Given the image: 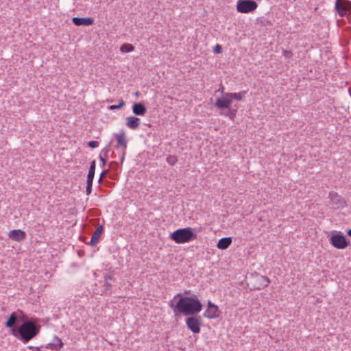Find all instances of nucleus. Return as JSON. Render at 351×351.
I'll return each mask as SVG.
<instances>
[{
    "instance_id": "27",
    "label": "nucleus",
    "mask_w": 351,
    "mask_h": 351,
    "mask_svg": "<svg viewBox=\"0 0 351 351\" xmlns=\"http://www.w3.org/2000/svg\"><path fill=\"white\" fill-rule=\"evenodd\" d=\"M125 106V101L123 100H120L119 104L118 105H112L109 106V109L110 110H117L120 109Z\"/></svg>"
},
{
    "instance_id": "9",
    "label": "nucleus",
    "mask_w": 351,
    "mask_h": 351,
    "mask_svg": "<svg viewBox=\"0 0 351 351\" xmlns=\"http://www.w3.org/2000/svg\"><path fill=\"white\" fill-rule=\"evenodd\" d=\"M220 311L217 305L210 301L208 302V308L204 313V316L209 319L217 318L219 316Z\"/></svg>"
},
{
    "instance_id": "20",
    "label": "nucleus",
    "mask_w": 351,
    "mask_h": 351,
    "mask_svg": "<svg viewBox=\"0 0 351 351\" xmlns=\"http://www.w3.org/2000/svg\"><path fill=\"white\" fill-rule=\"evenodd\" d=\"M95 168H96V162H95V160H93L90 162L88 173L87 175L86 182H93L95 172Z\"/></svg>"
},
{
    "instance_id": "4",
    "label": "nucleus",
    "mask_w": 351,
    "mask_h": 351,
    "mask_svg": "<svg viewBox=\"0 0 351 351\" xmlns=\"http://www.w3.org/2000/svg\"><path fill=\"white\" fill-rule=\"evenodd\" d=\"M335 10L341 16H346L349 19L351 14V1L349 0H336Z\"/></svg>"
},
{
    "instance_id": "28",
    "label": "nucleus",
    "mask_w": 351,
    "mask_h": 351,
    "mask_svg": "<svg viewBox=\"0 0 351 351\" xmlns=\"http://www.w3.org/2000/svg\"><path fill=\"white\" fill-rule=\"evenodd\" d=\"M177 157L175 156L170 155L167 158V162L171 165H173L177 162Z\"/></svg>"
},
{
    "instance_id": "6",
    "label": "nucleus",
    "mask_w": 351,
    "mask_h": 351,
    "mask_svg": "<svg viewBox=\"0 0 351 351\" xmlns=\"http://www.w3.org/2000/svg\"><path fill=\"white\" fill-rule=\"evenodd\" d=\"M330 243L337 249L343 250L348 245L346 237L341 233H337L329 239Z\"/></svg>"
},
{
    "instance_id": "11",
    "label": "nucleus",
    "mask_w": 351,
    "mask_h": 351,
    "mask_svg": "<svg viewBox=\"0 0 351 351\" xmlns=\"http://www.w3.org/2000/svg\"><path fill=\"white\" fill-rule=\"evenodd\" d=\"M113 281L112 276L108 274L104 276V283L103 285V293L105 295H110L112 293V282Z\"/></svg>"
},
{
    "instance_id": "42",
    "label": "nucleus",
    "mask_w": 351,
    "mask_h": 351,
    "mask_svg": "<svg viewBox=\"0 0 351 351\" xmlns=\"http://www.w3.org/2000/svg\"><path fill=\"white\" fill-rule=\"evenodd\" d=\"M36 349L37 350V351H41V350H40V348H38V347L36 348Z\"/></svg>"
},
{
    "instance_id": "29",
    "label": "nucleus",
    "mask_w": 351,
    "mask_h": 351,
    "mask_svg": "<svg viewBox=\"0 0 351 351\" xmlns=\"http://www.w3.org/2000/svg\"><path fill=\"white\" fill-rule=\"evenodd\" d=\"M92 186L93 182H86V195H90L92 192Z\"/></svg>"
},
{
    "instance_id": "18",
    "label": "nucleus",
    "mask_w": 351,
    "mask_h": 351,
    "mask_svg": "<svg viewBox=\"0 0 351 351\" xmlns=\"http://www.w3.org/2000/svg\"><path fill=\"white\" fill-rule=\"evenodd\" d=\"M231 237H223L219 240L217 247L220 250H226L232 243Z\"/></svg>"
},
{
    "instance_id": "21",
    "label": "nucleus",
    "mask_w": 351,
    "mask_h": 351,
    "mask_svg": "<svg viewBox=\"0 0 351 351\" xmlns=\"http://www.w3.org/2000/svg\"><path fill=\"white\" fill-rule=\"evenodd\" d=\"M246 93V90H243L239 93H227V96L230 97L232 100L237 99V101H241Z\"/></svg>"
},
{
    "instance_id": "23",
    "label": "nucleus",
    "mask_w": 351,
    "mask_h": 351,
    "mask_svg": "<svg viewBox=\"0 0 351 351\" xmlns=\"http://www.w3.org/2000/svg\"><path fill=\"white\" fill-rule=\"evenodd\" d=\"M134 47L132 44L124 43L120 47V51L121 52H131L134 51Z\"/></svg>"
},
{
    "instance_id": "17",
    "label": "nucleus",
    "mask_w": 351,
    "mask_h": 351,
    "mask_svg": "<svg viewBox=\"0 0 351 351\" xmlns=\"http://www.w3.org/2000/svg\"><path fill=\"white\" fill-rule=\"evenodd\" d=\"M140 125V119L136 117H128L126 118V125L132 130H136Z\"/></svg>"
},
{
    "instance_id": "41",
    "label": "nucleus",
    "mask_w": 351,
    "mask_h": 351,
    "mask_svg": "<svg viewBox=\"0 0 351 351\" xmlns=\"http://www.w3.org/2000/svg\"><path fill=\"white\" fill-rule=\"evenodd\" d=\"M337 22H338V23L345 22V21L343 19H341V20H337Z\"/></svg>"
},
{
    "instance_id": "31",
    "label": "nucleus",
    "mask_w": 351,
    "mask_h": 351,
    "mask_svg": "<svg viewBox=\"0 0 351 351\" xmlns=\"http://www.w3.org/2000/svg\"><path fill=\"white\" fill-rule=\"evenodd\" d=\"M108 173H109V169H105V170H104V171L101 172V175H100V178H99V182H100V183H101V180H102L103 178H106V177L107 176V175H108Z\"/></svg>"
},
{
    "instance_id": "39",
    "label": "nucleus",
    "mask_w": 351,
    "mask_h": 351,
    "mask_svg": "<svg viewBox=\"0 0 351 351\" xmlns=\"http://www.w3.org/2000/svg\"><path fill=\"white\" fill-rule=\"evenodd\" d=\"M125 152L123 153V156H122V158H121V162H123V159H124V156H125Z\"/></svg>"
},
{
    "instance_id": "26",
    "label": "nucleus",
    "mask_w": 351,
    "mask_h": 351,
    "mask_svg": "<svg viewBox=\"0 0 351 351\" xmlns=\"http://www.w3.org/2000/svg\"><path fill=\"white\" fill-rule=\"evenodd\" d=\"M261 285L264 287H267L269 283L270 282V280L269 279V278L265 276H261Z\"/></svg>"
},
{
    "instance_id": "36",
    "label": "nucleus",
    "mask_w": 351,
    "mask_h": 351,
    "mask_svg": "<svg viewBox=\"0 0 351 351\" xmlns=\"http://www.w3.org/2000/svg\"><path fill=\"white\" fill-rule=\"evenodd\" d=\"M181 297H183V296L182 295V294H181V293H178L177 295H176L174 296L173 300H176V298H179V299H180V298H181Z\"/></svg>"
},
{
    "instance_id": "24",
    "label": "nucleus",
    "mask_w": 351,
    "mask_h": 351,
    "mask_svg": "<svg viewBox=\"0 0 351 351\" xmlns=\"http://www.w3.org/2000/svg\"><path fill=\"white\" fill-rule=\"evenodd\" d=\"M237 110V109H231L230 108L228 109V111L224 113H221L222 114L228 117L230 119L234 120Z\"/></svg>"
},
{
    "instance_id": "7",
    "label": "nucleus",
    "mask_w": 351,
    "mask_h": 351,
    "mask_svg": "<svg viewBox=\"0 0 351 351\" xmlns=\"http://www.w3.org/2000/svg\"><path fill=\"white\" fill-rule=\"evenodd\" d=\"M328 198L330 199V204L334 209H339L346 206V200L336 192L330 191L328 194Z\"/></svg>"
},
{
    "instance_id": "30",
    "label": "nucleus",
    "mask_w": 351,
    "mask_h": 351,
    "mask_svg": "<svg viewBox=\"0 0 351 351\" xmlns=\"http://www.w3.org/2000/svg\"><path fill=\"white\" fill-rule=\"evenodd\" d=\"M88 147H90V148H96L98 147L99 145V143L97 141H89L88 143Z\"/></svg>"
},
{
    "instance_id": "8",
    "label": "nucleus",
    "mask_w": 351,
    "mask_h": 351,
    "mask_svg": "<svg viewBox=\"0 0 351 351\" xmlns=\"http://www.w3.org/2000/svg\"><path fill=\"white\" fill-rule=\"evenodd\" d=\"M186 324L193 333H199L202 325L200 316H190L186 319Z\"/></svg>"
},
{
    "instance_id": "5",
    "label": "nucleus",
    "mask_w": 351,
    "mask_h": 351,
    "mask_svg": "<svg viewBox=\"0 0 351 351\" xmlns=\"http://www.w3.org/2000/svg\"><path fill=\"white\" fill-rule=\"evenodd\" d=\"M257 7V3L254 0H239L237 5V11L241 13L253 12Z\"/></svg>"
},
{
    "instance_id": "37",
    "label": "nucleus",
    "mask_w": 351,
    "mask_h": 351,
    "mask_svg": "<svg viewBox=\"0 0 351 351\" xmlns=\"http://www.w3.org/2000/svg\"><path fill=\"white\" fill-rule=\"evenodd\" d=\"M76 25H91L92 23H75Z\"/></svg>"
},
{
    "instance_id": "3",
    "label": "nucleus",
    "mask_w": 351,
    "mask_h": 351,
    "mask_svg": "<svg viewBox=\"0 0 351 351\" xmlns=\"http://www.w3.org/2000/svg\"><path fill=\"white\" fill-rule=\"evenodd\" d=\"M197 237V236L195 232V229L191 227L178 229L169 235V239L178 244L193 241L195 240Z\"/></svg>"
},
{
    "instance_id": "40",
    "label": "nucleus",
    "mask_w": 351,
    "mask_h": 351,
    "mask_svg": "<svg viewBox=\"0 0 351 351\" xmlns=\"http://www.w3.org/2000/svg\"><path fill=\"white\" fill-rule=\"evenodd\" d=\"M140 94H141V93H140L138 91H137V92H136L135 95H136V97H138V96L140 95Z\"/></svg>"
},
{
    "instance_id": "34",
    "label": "nucleus",
    "mask_w": 351,
    "mask_h": 351,
    "mask_svg": "<svg viewBox=\"0 0 351 351\" xmlns=\"http://www.w3.org/2000/svg\"><path fill=\"white\" fill-rule=\"evenodd\" d=\"M223 90H224V87H223V86L222 84H221L220 87H219V88L218 89L217 91L221 92L223 95V93H225L223 92Z\"/></svg>"
},
{
    "instance_id": "44",
    "label": "nucleus",
    "mask_w": 351,
    "mask_h": 351,
    "mask_svg": "<svg viewBox=\"0 0 351 351\" xmlns=\"http://www.w3.org/2000/svg\"><path fill=\"white\" fill-rule=\"evenodd\" d=\"M340 24H341V23H337V25H338V26H339V25H340Z\"/></svg>"
},
{
    "instance_id": "15",
    "label": "nucleus",
    "mask_w": 351,
    "mask_h": 351,
    "mask_svg": "<svg viewBox=\"0 0 351 351\" xmlns=\"http://www.w3.org/2000/svg\"><path fill=\"white\" fill-rule=\"evenodd\" d=\"M132 112L137 116H143L147 112V108L143 103H134L132 106Z\"/></svg>"
},
{
    "instance_id": "16",
    "label": "nucleus",
    "mask_w": 351,
    "mask_h": 351,
    "mask_svg": "<svg viewBox=\"0 0 351 351\" xmlns=\"http://www.w3.org/2000/svg\"><path fill=\"white\" fill-rule=\"evenodd\" d=\"M117 141V147H121L124 150L127 148L128 141L126 135L124 132H120L119 134H115Z\"/></svg>"
},
{
    "instance_id": "14",
    "label": "nucleus",
    "mask_w": 351,
    "mask_h": 351,
    "mask_svg": "<svg viewBox=\"0 0 351 351\" xmlns=\"http://www.w3.org/2000/svg\"><path fill=\"white\" fill-rule=\"evenodd\" d=\"M9 237L16 241H21L26 237V233L21 230H14L10 232Z\"/></svg>"
},
{
    "instance_id": "25",
    "label": "nucleus",
    "mask_w": 351,
    "mask_h": 351,
    "mask_svg": "<svg viewBox=\"0 0 351 351\" xmlns=\"http://www.w3.org/2000/svg\"><path fill=\"white\" fill-rule=\"evenodd\" d=\"M72 22H94V21L91 17H73Z\"/></svg>"
},
{
    "instance_id": "33",
    "label": "nucleus",
    "mask_w": 351,
    "mask_h": 351,
    "mask_svg": "<svg viewBox=\"0 0 351 351\" xmlns=\"http://www.w3.org/2000/svg\"><path fill=\"white\" fill-rule=\"evenodd\" d=\"M283 56L287 58H291L292 55H293V53L292 51H288V50H283Z\"/></svg>"
},
{
    "instance_id": "22",
    "label": "nucleus",
    "mask_w": 351,
    "mask_h": 351,
    "mask_svg": "<svg viewBox=\"0 0 351 351\" xmlns=\"http://www.w3.org/2000/svg\"><path fill=\"white\" fill-rule=\"evenodd\" d=\"M49 345L52 349L59 350L63 346V343L60 338L56 337L54 339V341L50 343Z\"/></svg>"
},
{
    "instance_id": "32",
    "label": "nucleus",
    "mask_w": 351,
    "mask_h": 351,
    "mask_svg": "<svg viewBox=\"0 0 351 351\" xmlns=\"http://www.w3.org/2000/svg\"><path fill=\"white\" fill-rule=\"evenodd\" d=\"M213 51L215 53H221L222 52V47L220 45L217 44L215 45V47H214V50Z\"/></svg>"
},
{
    "instance_id": "2",
    "label": "nucleus",
    "mask_w": 351,
    "mask_h": 351,
    "mask_svg": "<svg viewBox=\"0 0 351 351\" xmlns=\"http://www.w3.org/2000/svg\"><path fill=\"white\" fill-rule=\"evenodd\" d=\"M40 328V326L28 320L24 322L16 330H12V335L26 343L39 333Z\"/></svg>"
},
{
    "instance_id": "13",
    "label": "nucleus",
    "mask_w": 351,
    "mask_h": 351,
    "mask_svg": "<svg viewBox=\"0 0 351 351\" xmlns=\"http://www.w3.org/2000/svg\"><path fill=\"white\" fill-rule=\"evenodd\" d=\"M19 322V317L16 313H12L9 316L8 319L5 323V326L7 328H10L11 333L12 334V330H16L14 327V325L16 324Z\"/></svg>"
},
{
    "instance_id": "10",
    "label": "nucleus",
    "mask_w": 351,
    "mask_h": 351,
    "mask_svg": "<svg viewBox=\"0 0 351 351\" xmlns=\"http://www.w3.org/2000/svg\"><path fill=\"white\" fill-rule=\"evenodd\" d=\"M232 102L230 97L227 96V93H223L222 97L216 99L215 105L219 109H228Z\"/></svg>"
},
{
    "instance_id": "43",
    "label": "nucleus",
    "mask_w": 351,
    "mask_h": 351,
    "mask_svg": "<svg viewBox=\"0 0 351 351\" xmlns=\"http://www.w3.org/2000/svg\"><path fill=\"white\" fill-rule=\"evenodd\" d=\"M28 348H29V349H32V348H33V347L30 346H28Z\"/></svg>"
},
{
    "instance_id": "19",
    "label": "nucleus",
    "mask_w": 351,
    "mask_h": 351,
    "mask_svg": "<svg viewBox=\"0 0 351 351\" xmlns=\"http://www.w3.org/2000/svg\"><path fill=\"white\" fill-rule=\"evenodd\" d=\"M110 143L106 147H104L100 154H99V159L101 160V162H102V166H105L106 162H107V157H108V153L110 152Z\"/></svg>"
},
{
    "instance_id": "12",
    "label": "nucleus",
    "mask_w": 351,
    "mask_h": 351,
    "mask_svg": "<svg viewBox=\"0 0 351 351\" xmlns=\"http://www.w3.org/2000/svg\"><path fill=\"white\" fill-rule=\"evenodd\" d=\"M103 232H104V226L103 225L98 226L91 237L90 241L89 242V244L92 246L95 245L98 243L99 238H100L101 235L103 234Z\"/></svg>"
},
{
    "instance_id": "35",
    "label": "nucleus",
    "mask_w": 351,
    "mask_h": 351,
    "mask_svg": "<svg viewBox=\"0 0 351 351\" xmlns=\"http://www.w3.org/2000/svg\"><path fill=\"white\" fill-rule=\"evenodd\" d=\"M113 165H116V167H117L118 163L117 162L113 161V162H111L109 165L110 168H113Z\"/></svg>"
},
{
    "instance_id": "1",
    "label": "nucleus",
    "mask_w": 351,
    "mask_h": 351,
    "mask_svg": "<svg viewBox=\"0 0 351 351\" xmlns=\"http://www.w3.org/2000/svg\"><path fill=\"white\" fill-rule=\"evenodd\" d=\"M169 306L173 308L176 317L180 315H195L199 313L202 308L201 302L195 295L194 297H181L176 304L173 303V300H171Z\"/></svg>"
},
{
    "instance_id": "38",
    "label": "nucleus",
    "mask_w": 351,
    "mask_h": 351,
    "mask_svg": "<svg viewBox=\"0 0 351 351\" xmlns=\"http://www.w3.org/2000/svg\"><path fill=\"white\" fill-rule=\"evenodd\" d=\"M347 234L348 236L351 237V228L347 231Z\"/></svg>"
}]
</instances>
